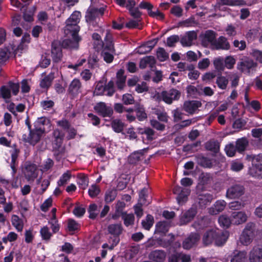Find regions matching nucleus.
<instances>
[{"mask_svg":"<svg viewBox=\"0 0 262 262\" xmlns=\"http://www.w3.org/2000/svg\"><path fill=\"white\" fill-rule=\"evenodd\" d=\"M25 123L27 126L29 134H24L22 135L21 140L25 143H29L30 145L32 134H33V127L31 124L29 117L28 116L25 119Z\"/></svg>","mask_w":262,"mask_h":262,"instance_id":"obj_30","label":"nucleus"},{"mask_svg":"<svg viewBox=\"0 0 262 262\" xmlns=\"http://www.w3.org/2000/svg\"><path fill=\"white\" fill-rule=\"evenodd\" d=\"M170 227V222L166 221H159L156 224L155 233L161 235H164L168 232Z\"/></svg>","mask_w":262,"mask_h":262,"instance_id":"obj_24","label":"nucleus"},{"mask_svg":"<svg viewBox=\"0 0 262 262\" xmlns=\"http://www.w3.org/2000/svg\"><path fill=\"white\" fill-rule=\"evenodd\" d=\"M105 92H106V94L105 95L111 97L112 96L115 92L114 88V82L113 80L109 81L105 85Z\"/></svg>","mask_w":262,"mask_h":262,"instance_id":"obj_53","label":"nucleus"},{"mask_svg":"<svg viewBox=\"0 0 262 262\" xmlns=\"http://www.w3.org/2000/svg\"><path fill=\"white\" fill-rule=\"evenodd\" d=\"M226 205V203L224 200H218L216 201L214 204L213 209L214 210L213 213L215 214L219 213L222 211Z\"/></svg>","mask_w":262,"mask_h":262,"instance_id":"obj_52","label":"nucleus"},{"mask_svg":"<svg viewBox=\"0 0 262 262\" xmlns=\"http://www.w3.org/2000/svg\"><path fill=\"white\" fill-rule=\"evenodd\" d=\"M82 85L78 79L74 78L70 83L68 88L69 94L73 97H76L81 92Z\"/></svg>","mask_w":262,"mask_h":262,"instance_id":"obj_16","label":"nucleus"},{"mask_svg":"<svg viewBox=\"0 0 262 262\" xmlns=\"http://www.w3.org/2000/svg\"><path fill=\"white\" fill-rule=\"evenodd\" d=\"M220 144L216 140L212 139L208 141L205 144L206 150L211 151L213 155L217 154L220 151Z\"/></svg>","mask_w":262,"mask_h":262,"instance_id":"obj_29","label":"nucleus"},{"mask_svg":"<svg viewBox=\"0 0 262 262\" xmlns=\"http://www.w3.org/2000/svg\"><path fill=\"white\" fill-rule=\"evenodd\" d=\"M245 193L244 186L240 184H234L230 186L226 191V197L230 199H238Z\"/></svg>","mask_w":262,"mask_h":262,"instance_id":"obj_9","label":"nucleus"},{"mask_svg":"<svg viewBox=\"0 0 262 262\" xmlns=\"http://www.w3.org/2000/svg\"><path fill=\"white\" fill-rule=\"evenodd\" d=\"M136 117L139 121H143L147 118L144 107L139 103H136L134 105Z\"/></svg>","mask_w":262,"mask_h":262,"instance_id":"obj_27","label":"nucleus"},{"mask_svg":"<svg viewBox=\"0 0 262 262\" xmlns=\"http://www.w3.org/2000/svg\"><path fill=\"white\" fill-rule=\"evenodd\" d=\"M148 147L134 151L128 158V162L131 164H135L141 160L144 153L147 152Z\"/></svg>","mask_w":262,"mask_h":262,"instance_id":"obj_20","label":"nucleus"},{"mask_svg":"<svg viewBox=\"0 0 262 262\" xmlns=\"http://www.w3.org/2000/svg\"><path fill=\"white\" fill-rule=\"evenodd\" d=\"M154 223V217L151 214H147L145 220H143L141 223L143 228L146 230H149Z\"/></svg>","mask_w":262,"mask_h":262,"instance_id":"obj_45","label":"nucleus"},{"mask_svg":"<svg viewBox=\"0 0 262 262\" xmlns=\"http://www.w3.org/2000/svg\"><path fill=\"white\" fill-rule=\"evenodd\" d=\"M225 150L228 157H232L237 151L236 145H234L233 143H230L225 146Z\"/></svg>","mask_w":262,"mask_h":262,"instance_id":"obj_57","label":"nucleus"},{"mask_svg":"<svg viewBox=\"0 0 262 262\" xmlns=\"http://www.w3.org/2000/svg\"><path fill=\"white\" fill-rule=\"evenodd\" d=\"M72 38L63 39L60 42L62 48L69 50H77L79 48V42L81 38L79 36H72Z\"/></svg>","mask_w":262,"mask_h":262,"instance_id":"obj_13","label":"nucleus"},{"mask_svg":"<svg viewBox=\"0 0 262 262\" xmlns=\"http://www.w3.org/2000/svg\"><path fill=\"white\" fill-rule=\"evenodd\" d=\"M45 132V126H42L36 120L33 123V134H32L30 145L35 146L39 143Z\"/></svg>","mask_w":262,"mask_h":262,"instance_id":"obj_6","label":"nucleus"},{"mask_svg":"<svg viewBox=\"0 0 262 262\" xmlns=\"http://www.w3.org/2000/svg\"><path fill=\"white\" fill-rule=\"evenodd\" d=\"M71 177L72 176L70 171H67V172L62 174L59 180L58 181V185L59 186L64 185L70 180Z\"/></svg>","mask_w":262,"mask_h":262,"instance_id":"obj_50","label":"nucleus"},{"mask_svg":"<svg viewBox=\"0 0 262 262\" xmlns=\"http://www.w3.org/2000/svg\"><path fill=\"white\" fill-rule=\"evenodd\" d=\"M196 214L195 209L191 208L186 211L181 218V222L184 223H187L192 220Z\"/></svg>","mask_w":262,"mask_h":262,"instance_id":"obj_35","label":"nucleus"},{"mask_svg":"<svg viewBox=\"0 0 262 262\" xmlns=\"http://www.w3.org/2000/svg\"><path fill=\"white\" fill-rule=\"evenodd\" d=\"M122 220L124 225L128 227L134 224L135 216L133 213H124Z\"/></svg>","mask_w":262,"mask_h":262,"instance_id":"obj_47","label":"nucleus"},{"mask_svg":"<svg viewBox=\"0 0 262 262\" xmlns=\"http://www.w3.org/2000/svg\"><path fill=\"white\" fill-rule=\"evenodd\" d=\"M157 57L160 61L163 62L168 59L169 54L164 48L159 47L157 51Z\"/></svg>","mask_w":262,"mask_h":262,"instance_id":"obj_48","label":"nucleus"},{"mask_svg":"<svg viewBox=\"0 0 262 262\" xmlns=\"http://www.w3.org/2000/svg\"><path fill=\"white\" fill-rule=\"evenodd\" d=\"M195 24V18L192 16L184 20L180 21L178 24L181 27H189L194 26Z\"/></svg>","mask_w":262,"mask_h":262,"instance_id":"obj_59","label":"nucleus"},{"mask_svg":"<svg viewBox=\"0 0 262 262\" xmlns=\"http://www.w3.org/2000/svg\"><path fill=\"white\" fill-rule=\"evenodd\" d=\"M200 186L196 187V200L200 208H206V207L211 203L213 199V194L206 191L201 190Z\"/></svg>","mask_w":262,"mask_h":262,"instance_id":"obj_3","label":"nucleus"},{"mask_svg":"<svg viewBox=\"0 0 262 262\" xmlns=\"http://www.w3.org/2000/svg\"><path fill=\"white\" fill-rule=\"evenodd\" d=\"M100 192V189L98 186L96 184H93L91 186L88 190L89 196L91 198L96 197Z\"/></svg>","mask_w":262,"mask_h":262,"instance_id":"obj_56","label":"nucleus"},{"mask_svg":"<svg viewBox=\"0 0 262 262\" xmlns=\"http://www.w3.org/2000/svg\"><path fill=\"white\" fill-rule=\"evenodd\" d=\"M77 183L81 189H85L89 184V178L88 176L83 173L77 174Z\"/></svg>","mask_w":262,"mask_h":262,"instance_id":"obj_32","label":"nucleus"},{"mask_svg":"<svg viewBox=\"0 0 262 262\" xmlns=\"http://www.w3.org/2000/svg\"><path fill=\"white\" fill-rule=\"evenodd\" d=\"M200 238V235L196 232L191 233L183 242V247L185 249L189 250L197 245Z\"/></svg>","mask_w":262,"mask_h":262,"instance_id":"obj_12","label":"nucleus"},{"mask_svg":"<svg viewBox=\"0 0 262 262\" xmlns=\"http://www.w3.org/2000/svg\"><path fill=\"white\" fill-rule=\"evenodd\" d=\"M117 195V190L114 188L107 189L105 193L104 201L106 203H110L114 201Z\"/></svg>","mask_w":262,"mask_h":262,"instance_id":"obj_41","label":"nucleus"},{"mask_svg":"<svg viewBox=\"0 0 262 262\" xmlns=\"http://www.w3.org/2000/svg\"><path fill=\"white\" fill-rule=\"evenodd\" d=\"M23 173L28 181H34L38 176L36 165L33 163L26 162Z\"/></svg>","mask_w":262,"mask_h":262,"instance_id":"obj_10","label":"nucleus"},{"mask_svg":"<svg viewBox=\"0 0 262 262\" xmlns=\"http://www.w3.org/2000/svg\"><path fill=\"white\" fill-rule=\"evenodd\" d=\"M228 83V79L226 77L222 75L217 77L216 83L219 89L223 90H226Z\"/></svg>","mask_w":262,"mask_h":262,"instance_id":"obj_44","label":"nucleus"},{"mask_svg":"<svg viewBox=\"0 0 262 262\" xmlns=\"http://www.w3.org/2000/svg\"><path fill=\"white\" fill-rule=\"evenodd\" d=\"M111 127L114 132L124 134L122 132L124 127V123L120 119H113L111 121Z\"/></svg>","mask_w":262,"mask_h":262,"instance_id":"obj_33","label":"nucleus"},{"mask_svg":"<svg viewBox=\"0 0 262 262\" xmlns=\"http://www.w3.org/2000/svg\"><path fill=\"white\" fill-rule=\"evenodd\" d=\"M104 41L105 42H103L102 46L95 47V49L97 50L102 49V51H108L113 53L115 51V49L112 35L108 32L106 33Z\"/></svg>","mask_w":262,"mask_h":262,"instance_id":"obj_15","label":"nucleus"},{"mask_svg":"<svg viewBox=\"0 0 262 262\" xmlns=\"http://www.w3.org/2000/svg\"><path fill=\"white\" fill-rule=\"evenodd\" d=\"M40 233L41 238L43 240L49 241L50 239L52 236L51 233L49 231V229L48 227L45 226L41 228Z\"/></svg>","mask_w":262,"mask_h":262,"instance_id":"obj_62","label":"nucleus"},{"mask_svg":"<svg viewBox=\"0 0 262 262\" xmlns=\"http://www.w3.org/2000/svg\"><path fill=\"white\" fill-rule=\"evenodd\" d=\"M11 222L12 225L18 231H21L24 227V223L18 215L13 214L12 216Z\"/></svg>","mask_w":262,"mask_h":262,"instance_id":"obj_43","label":"nucleus"},{"mask_svg":"<svg viewBox=\"0 0 262 262\" xmlns=\"http://www.w3.org/2000/svg\"><path fill=\"white\" fill-rule=\"evenodd\" d=\"M216 35L217 33L213 30H208L206 31L202 40L203 45L207 46L209 43H210L213 47L216 40Z\"/></svg>","mask_w":262,"mask_h":262,"instance_id":"obj_25","label":"nucleus"},{"mask_svg":"<svg viewBox=\"0 0 262 262\" xmlns=\"http://www.w3.org/2000/svg\"><path fill=\"white\" fill-rule=\"evenodd\" d=\"M62 47L60 45V41L58 40H54L51 43V57L53 63H58L60 62L62 59L63 54Z\"/></svg>","mask_w":262,"mask_h":262,"instance_id":"obj_7","label":"nucleus"},{"mask_svg":"<svg viewBox=\"0 0 262 262\" xmlns=\"http://www.w3.org/2000/svg\"><path fill=\"white\" fill-rule=\"evenodd\" d=\"M53 136L54 138L53 141L54 148L58 150L62 144L64 134L61 130L56 129L53 132Z\"/></svg>","mask_w":262,"mask_h":262,"instance_id":"obj_19","label":"nucleus"},{"mask_svg":"<svg viewBox=\"0 0 262 262\" xmlns=\"http://www.w3.org/2000/svg\"><path fill=\"white\" fill-rule=\"evenodd\" d=\"M213 47L218 50H229L230 49V45L226 37L221 36L217 39H216Z\"/></svg>","mask_w":262,"mask_h":262,"instance_id":"obj_17","label":"nucleus"},{"mask_svg":"<svg viewBox=\"0 0 262 262\" xmlns=\"http://www.w3.org/2000/svg\"><path fill=\"white\" fill-rule=\"evenodd\" d=\"M228 236L226 234L221 231H215V236H214V244L219 246L223 245L226 242Z\"/></svg>","mask_w":262,"mask_h":262,"instance_id":"obj_34","label":"nucleus"},{"mask_svg":"<svg viewBox=\"0 0 262 262\" xmlns=\"http://www.w3.org/2000/svg\"><path fill=\"white\" fill-rule=\"evenodd\" d=\"M190 190L189 189H184V191L180 193L177 196V200L179 205H183L188 200V196L190 194Z\"/></svg>","mask_w":262,"mask_h":262,"instance_id":"obj_46","label":"nucleus"},{"mask_svg":"<svg viewBox=\"0 0 262 262\" xmlns=\"http://www.w3.org/2000/svg\"><path fill=\"white\" fill-rule=\"evenodd\" d=\"M139 7H135V8L129 11L130 16H132L135 20L141 22L142 20V12L139 11Z\"/></svg>","mask_w":262,"mask_h":262,"instance_id":"obj_58","label":"nucleus"},{"mask_svg":"<svg viewBox=\"0 0 262 262\" xmlns=\"http://www.w3.org/2000/svg\"><path fill=\"white\" fill-rule=\"evenodd\" d=\"M214 236H215V230H210L206 231L203 237L204 244L208 245L214 242Z\"/></svg>","mask_w":262,"mask_h":262,"instance_id":"obj_36","label":"nucleus"},{"mask_svg":"<svg viewBox=\"0 0 262 262\" xmlns=\"http://www.w3.org/2000/svg\"><path fill=\"white\" fill-rule=\"evenodd\" d=\"M201 106L199 101H186L184 103L183 110L189 114H193L196 110Z\"/></svg>","mask_w":262,"mask_h":262,"instance_id":"obj_23","label":"nucleus"},{"mask_svg":"<svg viewBox=\"0 0 262 262\" xmlns=\"http://www.w3.org/2000/svg\"><path fill=\"white\" fill-rule=\"evenodd\" d=\"M218 222L220 226L226 229L228 228L232 224L231 216L229 217L227 215H222L219 217Z\"/></svg>","mask_w":262,"mask_h":262,"instance_id":"obj_42","label":"nucleus"},{"mask_svg":"<svg viewBox=\"0 0 262 262\" xmlns=\"http://www.w3.org/2000/svg\"><path fill=\"white\" fill-rule=\"evenodd\" d=\"M54 78V74L50 73L40 81V86L42 89H48L51 86Z\"/></svg>","mask_w":262,"mask_h":262,"instance_id":"obj_40","label":"nucleus"},{"mask_svg":"<svg viewBox=\"0 0 262 262\" xmlns=\"http://www.w3.org/2000/svg\"><path fill=\"white\" fill-rule=\"evenodd\" d=\"M198 162L200 166L205 168H211L212 166L211 160L204 156L199 159Z\"/></svg>","mask_w":262,"mask_h":262,"instance_id":"obj_54","label":"nucleus"},{"mask_svg":"<svg viewBox=\"0 0 262 262\" xmlns=\"http://www.w3.org/2000/svg\"><path fill=\"white\" fill-rule=\"evenodd\" d=\"M98 206L96 204H91L89 205L88 211L89 213V218L92 220L96 219L98 215L97 211Z\"/></svg>","mask_w":262,"mask_h":262,"instance_id":"obj_55","label":"nucleus"},{"mask_svg":"<svg viewBox=\"0 0 262 262\" xmlns=\"http://www.w3.org/2000/svg\"><path fill=\"white\" fill-rule=\"evenodd\" d=\"M108 233L111 236L109 238L120 241V236L122 234L123 228L121 224H112L107 226Z\"/></svg>","mask_w":262,"mask_h":262,"instance_id":"obj_11","label":"nucleus"},{"mask_svg":"<svg viewBox=\"0 0 262 262\" xmlns=\"http://www.w3.org/2000/svg\"><path fill=\"white\" fill-rule=\"evenodd\" d=\"M181 96V92L175 89H171L169 90L162 91L160 95L158 96L160 100H162L165 103L171 104L173 101L178 100Z\"/></svg>","mask_w":262,"mask_h":262,"instance_id":"obj_4","label":"nucleus"},{"mask_svg":"<svg viewBox=\"0 0 262 262\" xmlns=\"http://www.w3.org/2000/svg\"><path fill=\"white\" fill-rule=\"evenodd\" d=\"M1 97L4 99H9L11 97L10 89L6 85H3L0 89Z\"/></svg>","mask_w":262,"mask_h":262,"instance_id":"obj_60","label":"nucleus"},{"mask_svg":"<svg viewBox=\"0 0 262 262\" xmlns=\"http://www.w3.org/2000/svg\"><path fill=\"white\" fill-rule=\"evenodd\" d=\"M8 86L10 90V91H12V95L14 96H16L19 91V84L18 83H14L12 81H10L8 83Z\"/></svg>","mask_w":262,"mask_h":262,"instance_id":"obj_63","label":"nucleus"},{"mask_svg":"<svg viewBox=\"0 0 262 262\" xmlns=\"http://www.w3.org/2000/svg\"><path fill=\"white\" fill-rule=\"evenodd\" d=\"M122 102L125 105H130L135 103V99L132 94L126 93L123 95Z\"/></svg>","mask_w":262,"mask_h":262,"instance_id":"obj_61","label":"nucleus"},{"mask_svg":"<svg viewBox=\"0 0 262 262\" xmlns=\"http://www.w3.org/2000/svg\"><path fill=\"white\" fill-rule=\"evenodd\" d=\"M231 259V262H245L247 258L246 252L236 251Z\"/></svg>","mask_w":262,"mask_h":262,"instance_id":"obj_38","label":"nucleus"},{"mask_svg":"<svg viewBox=\"0 0 262 262\" xmlns=\"http://www.w3.org/2000/svg\"><path fill=\"white\" fill-rule=\"evenodd\" d=\"M257 64L253 60H245L237 63V69L242 72L249 75L251 70L256 67Z\"/></svg>","mask_w":262,"mask_h":262,"instance_id":"obj_14","label":"nucleus"},{"mask_svg":"<svg viewBox=\"0 0 262 262\" xmlns=\"http://www.w3.org/2000/svg\"><path fill=\"white\" fill-rule=\"evenodd\" d=\"M232 224L239 225L245 223L247 219L246 214L243 211H234L231 213Z\"/></svg>","mask_w":262,"mask_h":262,"instance_id":"obj_26","label":"nucleus"},{"mask_svg":"<svg viewBox=\"0 0 262 262\" xmlns=\"http://www.w3.org/2000/svg\"><path fill=\"white\" fill-rule=\"evenodd\" d=\"M94 110L98 115L103 118H111L114 113L113 108L104 102L97 103L94 106Z\"/></svg>","mask_w":262,"mask_h":262,"instance_id":"obj_8","label":"nucleus"},{"mask_svg":"<svg viewBox=\"0 0 262 262\" xmlns=\"http://www.w3.org/2000/svg\"><path fill=\"white\" fill-rule=\"evenodd\" d=\"M171 236L170 239L159 238L158 239V245L163 248H167L169 247L173 243L174 236L173 234H171Z\"/></svg>","mask_w":262,"mask_h":262,"instance_id":"obj_49","label":"nucleus"},{"mask_svg":"<svg viewBox=\"0 0 262 262\" xmlns=\"http://www.w3.org/2000/svg\"><path fill=\"white\" fill-rule=\"evenodd\" d=\"M104 12V8L103 7L100 8L90 7L85 13L86 22L93 27H98L100 17L103 15Z\"/></svg>","mask_w":262,"mask_h":262,"instance_id":"obj_2","label":"nucleus"},{"mask_svg":"<svg viewBox=\"0 0 262 262\" xmlns=\"http://www.w3.org/2000/svg\"><path fill=\"white\" fill-rule=\"evenodd\" d=\"M20 150L19 149L15 148L13 150L11 151V162L10 164L11 168L12 170L13 174L16 172V168L15 165L16 164V160L18 157Z\"/></svg>","mask_w":262,"mask_h":262,"instance_id":"obj_39","label":"nucleus"},{"mask_svg":"<svg viewBox=\"0 0 262 262\" xmlns=\"http://www.w3.org/2000/svg\"><path fill=\"white\" fill-rule=\"evenodd\" d=\"M80 14L79 12L75 11L73 12L70 17L66 20L68 23H74L77 24L79 23Z\"/></svg>","mask_w":262,"mask_h":262,"instance_id":"obj_64","label":"nucleus"},{"mask_svg":"<svg viewBox=\"0 0 262 262\" xmlns=\"http://www.w3.org/2000/svg\"><path fill=\"white\" fill-rule=\"evenodd\" d=\"M246 159L252 163V166L249 168L248 173L252 177L262 179V154L248 155Z\"/></svg>","mask_w":262,"mask_h":262,"instance_id":"obj_1","label":"nucleus"},{"mask_svg":"<svg viewBox=\"0 0 262 262\" xmlns=\"http://www.w3.org/2000/svg\"><path fill=\"white\" fill-rule=\"evenodd\" d=\"M246 4L244 0H220L216 3V6L227 5L230 6H244Z\"/></svg>","mask_w":262,"mask_h":262,"instance_id":"obj_31","label":"nucleus"},{"mask_svg":"<svg viewBox=\"0 0 262 262\" xmlns=\"http://www.w3.org/2000/svg\"><path fill=\"white\" fill-rule=\"evenodd\" d=\"M250 262H262V246L253 247L250 253Z\"/></svg>","mask_w":262,"mask_h":262,"instance_id":"obj_22","label":"nucleus"},{"mask_svg":"<svg viewBox=\"0 0 262 262\" xmlns=\"http://www.w3.org/2000/svg\"><path fill=\"white\" fill-rule=\"evenodd\" d=\"M255 225L253 223H248L240 237V240L243 244L248 245L252 241L255 235Z\"/></svg>","mask_w":262,"mask_h":262,"instance_id":"obj_5","label":"nucleus"},{"mask_svg":"<svg viewBox=\"0 0 262 262\" xmlns=\"http://www.w3.org/2000/svg\"><path fill=\"white\" fill-rule=\"evenodd\" d=\"M248 141L246 137L238 139L236 141V147L237 151L242 152L244 151L248 145Z\"/></svg>","mask_w":262,"mask_h":262,"instance_id":"obj_37","label":"nucleus"},{"mask_svg":"<svg viewBox=\"0 0 262 262\" xmlns=\"http://www.w3.org/2000/svg\"><path fill=\"white\" fill-rule=\"evenodd\" d=\"M166 256V252L162 250H153L148 255L149 259L154 262H164Z\"/></svg>","mask_w":262,"mask_h":262,"instance_id":"obj_18","label":"nucleus"},{"mask_svg":"<svg viewBox=\"0 0 262 262\" xmlns=\"http://www.w3.org/2000/svg\"><path fill=\"white\" fill-rule=\"evenodd\" d=\"M200 183L202 185H200L201 189H202L203 187V185L209 184L212 180V177L209 173H202L200 177Z\"/></svg>","mask_w":262,"mask_h":262,"instance_id":"obj_51","label":"nucleus"},{"mask_svg":"<svg viewBox=\"0 0 262 262\" xmlns=\"http://www.w3.org/2000/svg\"><path fill=\"white\" fill-rule=\"evenodd\" d=\"M125 71L123 69H119L116 73V84L118 90L121 91L126 85V76L124 75Z\"/></svg>","mask_w":262,"mask_h":262,"instance_id":"obj_21","label":"nucleus"},{"mask_svg":"<svg viewBox=\"0 0 262 262\" xmlns=\"http://www.w3.org/2000/svg\"><path fill=\"white\" fill-rule=\"evenodd\" d=\"M66 26L64 27V32L67 35H71L72 36H79L78 32L80 27L77 24L74 23H68L66 22Z\"/></svg>","mask_w":262,"mask_h":262,"instance_id":"obj_28","label":"nucleus"}]
</instances>
